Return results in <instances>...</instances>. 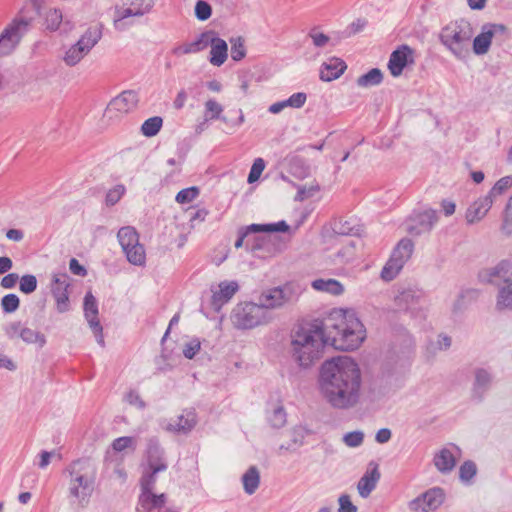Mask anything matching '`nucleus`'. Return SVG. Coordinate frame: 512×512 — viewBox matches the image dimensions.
Wrapping results in <instances>:
<instances>
[{
  "instance_id": "obj_1",
  "label": "nucleus",
  "mask_w": 512,
  "mask_h": 512,
  "mask_svg": "<svg viewBox=\"0 0 512 512\" xmlns=\"http://www.w3.org/2000/svg\"><path fill=\"white\" fill-rule=\"evenodd\" d=\"M366 330L351 310L332 312L322 326L299 327L291 335L290 351L299 366L308 368L322 357L326 345L338 350L357 349Z\"/></svg>"
},
{
  "instance_id": "obj_2",
  "label": "nucleus",
  "mask_w": 512,
  "mask_h": 512,
  "mask_svg": "<svg viewBox=\"0 0 512 512\" xmlns=\"http://www.w3.org/2000/svg\"><path fill=\"white\" fill-rule=\"evenodd\" d=\"M317 384L323 400L336 410H349L360 402L361 370L351 357L325 360L320 367Z\"/></svg>"
},
{
  "instance_id": "obj_3",
  "label": "nucleus",
  "mask_w": 512,
  "mask_h": 512,
  "mask_svg": "<svg viewBox=\"0 0 512 512\" xmlns=\"http://www.w3.org/2000/svg\"><path fill=\"white\" fill-rule=\"evenodd\" d=\"M67 471L70 476L68 498L71 506L83 509L90 503L95 490L96 469L87 460L72 462Z\"/></svg>"
},
{
  "instance_id": "obj_4",
  "label": "nucleus",
  "mask_w": 512,
  "mask_h": 512,
  "mask_svg": "<svg viewBox=\"0 0 512 512\" xmlns=\"http://www.w3.org/2000/svg\"><path fill=\"white\" fill-rule=\"evenodd\" d=\"M364 232L363 225L356 218L338 219L332 223L330 230L322 233L325 242H332L342 248L337 256H346L356 251L362 245L361 235Z\"/></svg>"
},
{
  "instance_id": "obj_5",
  "label": "nucleus",
  "mask_w": 512,
  "mask_h": 512,
  "mask_svg": "<svg viewBox=\"0 0 512 512\" xmlns=\"http://www.w3.org/2000/svg\"><path fill=\"white\" fill-rule=\"evenodd\" d=\"M473 36L474 30L471 23L465 19H459L441 29L439 41L456 59L464 61L470 56Z\"/></svg>"
},
{
  "instance_id": "obj_6",
  "label": "nucleus",
  "mask_w": 512,
  "mask_h": 512,
  "mask_svg": "<svg viewBox=\"0 0 512 512\" xmlns=\"http://www.w3.org/2000/svg\"><path fill=\"white\" fill-rule=\"evenodd\" d=\"M303 292L301 285L287 282L284 285L264 290L258 300L264 311L274 310L295 303Z\"/></svg>"
},
{
  "instance_id": "obj_7",
  "label": "nucleus",
  "mask_w": 512,
  "mask_h": 512,
  "mask_svg": "<svg viewBox=\"0 0 512 512\" xmlns=\"http://www.w3.org/2000/svg\"><path fill=\"white\" fill-rule=\"evenodd\" d=\"M101 37L100 27H89L76 43L65 49L62 56L63 62L69 67L76 66L90 53Z\"/></svg>"
},
{
  "instance_id": "obj_8",
  "label": "nucleus",
  "mask_w": 512,
  "mask_h": 512,
  "mask_svg": "<svg viewBox=\"0 0 512 512\" xmlns=\"http://www.w3.org/2000/svg\"><path fill=\"white\" fill-rule=\"evenodd\" d=\"M230 318L234 327L241 330L253 329L268 322L267 312L259 303L253 302L237 304Z\"/></svg>"
},
{
  "instance_id": "obj_9",
  "label": "nucleus",
  "mask_w": 512,
  "mask_h": 512,
  "mask_svg": "<svg viewBox=\"0 0 512 512\" xmlns=\"http://www.w3.org/2000/svg\"><path fill=\"white\" fill-rule=\"evenodd\" d=\"M31 21L25 18L13 19L0 34V56L11 54L29 31Z\"/></svg>"
},
{
  "instance_id": "obj_10",
  "label": "nucleus",
  "mask_w": 512,
  "mask_h": 512,
  "mask_svg": "<svg viewBox=\"0 0 512 512\" xmlns=\"http://www.w3.org/2000/svg\"><path fill=\"white\" fill-rule=\"evenodd\" d=\"M139 102L138 93L134 90H125L114 97L108 104L104 117L117 120L133 111Z\"/></svg>"
},
{
  "instance_id": "obj_11",
  "label": "nucleus",
  "mask_w": 512,
  "mask_h": 512,
  "mask_svg": "<svg viewBox=\"0 0 512 512\" xmlns=\"http://www.w3.org/2000/svg\"><path fill=\"white\" fill-rule=\"evenodd\" d=\"M136 512H180V508L168 505L165 493H140L138 496Z\"/></svg>"
},
{
  "instance_id": "obj_12",
  "label": "nucleus",
  "mask_w": 512,
  "mask_h": 512,
  "mask_svg": "<svg viewBox=\"0 0 512 512\" xmlns=\"http://www.w3.org/2000/svg\"><path fill=\"white\" fill-rule=\"evenodd\" d=\"M437 219V212L433 209L414 212L406 221V230L414 236L428 233L432 230Z\"/></svg>"
},
{
  "instance_id": "obj_13",
  "label": "nucleus",
  "mask_w": 512,
  "mask_h": 512,
  "mask_svg": "<svg viewBox=\"0 0 512 512\" xmlns=\"http://www.w3.org/2000/svg\"><path fill=\"white\" fill-rule=\"evenodd\" d=\"M118 242L125 256H145V248L139 241V234L133 226L121 227L117 233Z\"/></svg>"
},
{
  "instance_id": "obj_14",
  "label": "nucleus",
  "mask_w": 512,
  "mask_h": 512,
  "mask_svg": "<svg viewBox=\"0 0 512 512\" xmlns=\"http://www.w3.org/2000/svg\"><path fill=\"white\" fill-rule=\"evenodd\" d=\"M444 501V492L441 488H432L409 502V509L413 512H431L436 510Z\"/></svg>"
},
{
  "instance_id": "obj_15",
  "label": "nucleus",
  "mask_w": 512,
  "mask_h": 512,
  "mask_svg": "<svg viewBox=\"0 0 512 512\" xmlns=\"http://www.w3.org/2000/svg\"><path fill=\"white\" fill-rule=\"evenodd\" d=\"M152 9V2L149 0H132L128 7L115 6L114 26L122 29V22L129 17H140Z\"/></svg>"
},
{
  "instance_id": "obj_16",
  "label": "nucleus",
  "mask_w": 512,
  "mask_h": 512,
  "mask_svg": "<svg viewBox=\"0 0 512 512\" xmlns=\"http://www.w3.org/2000/svg\"><path fill=\"white\" fill-rule=\"evenodd\" d=\"M506 27L502 24L488 23L482 26L481 32L473 39L472 48L476 55H484L489 51L494 36L503 35Z\"/></svg>"
},
{
  "instance_id": "obj_17",
  "label": "nucleus",
  "mask_w": 512,
  "mask_h": 512,
  "mask_svg": "<svg viewBox=\"0 0 512 512\" xmlns=\"http://www.w3.org/2000/svg\"><path fill=\"white\" fill-rule=\"evenodd\" d=\"M479 280L484 283L500 286L512 281V265L509 260H502L497 266L484 269L478 274Z\"/></svg>"
},
{
  "instance_id": "obj_18",
  "label": "nucleus",
  "mask_w": 512,
  "mask_h": 512,
  "mask_svg": "<svg viewBox=\"0 0 512 512\" xmlns=\"http://www.w3.org/2000/svg\"><path fill=\"white\" fill-rule=\"evenodd\" d=\"M84 315L92 331L95 334L96 341L103 346V328L98 319V304L96 298L91 292H87L84 297Z\"/></svg>"
},
{
  "instance_id": "obj_19",
  "label": "nucleus",
  "mask_w": 512,
  "mask_h": 512,
  "mask_svg": "<svg viewBox=\"0 0 512 512\" xmlns=\"http://www.w3.org/2000/svg\"><path fill=\"white\" fill-rule=\"evenodd\" d=\"M413 54L414 50L408 45H401L391 53L388 69L393 77L400 76L404 68L414 62Z\"/></svg>"
},
{
  "instance_id": "obj_20",
  "label": "nucleus",
  "mask_w": 512,
  "mask_h": 512,
  "mask_svg": "<svg viewBox=\"0 0 512 512\" xmlns=\"http://www.w3.org/2000/svg\"><path fill=\"white\" fill-rule=\"evenodd\" d=\"M204 35L206 38V48L211 46L209 61L214 66H221L225 63L228 57L227 43L216 36L214 31H206Z\"/></svg>"
},
{
  "instance_id": "obj_21",
  "label": "nucleus",
  "mask_w": 512,
  "mask_h": 512,
  "mask_svg": "<svg viewBox=\"0 0 512 512\" xmlns=\"http://www.w3.org/2000/svg\"><path fill=\"white\" fill-rule=\"evenodd\" d=\"M239 284L237 281H222L214 289H211V305L215 310H220L223 305L228 303L238 292Z\"/></svg>"
},
{
  "instance_id": "obj_22",
  "label": "nucleus",
  "mask_w": 512,
  "mask_h": 512,
  "mask_svg": "<svg viewBox=\"0 0 512 512\" xmlns=\"http://www.w3.org/2000/svg\"><path fill=\"white\" fill-rule=\"evenodd\" d=\"M289 228V225L284 220L276 223L251 224L241 227L238 230V237L234 245L236 248L245 246V239L249 237L250 231H288Z\"/></svg>"
},
{
  "instance_id": "obj_23",
  "label": "nucleus",
  "mask_w": 512,
  "mask_h": 512,
  "mask_svg": "<svg viewBox=\"0 0 512 512\" xmlns=\"http://www.w3.org/2000/svg\"><path fill=\"white\" fill-rule=\"evenodd\" d=\"M493 203L487 194L476 199L466 211L465 219L467 223L474 224L480 222L487 215Z\"/></svg>"
},
{
  "instance_id": "obj_24",
  "label": "nucleus",
  "mask_w": 512,
  "mask_h": 512,
  "mask_svg": "<svg viewBox=\"0 0 512 512\" xmlns=\"http://www.w3.org/2000/svg\"><path fill=\"white\" fill-rule=\"evenodd\" d=\"M147 463L149 469H154L155 471H165L167 469L164 450L161 448L159 441L156 438L148 440Z\"/></svg>"
},
{
  "instance_id": "obj_25",
  "label": "nucleus",
  "mask_w": 512,
  "mask_h": 512,
  "mask_svg": "<svg viewBox=\"0 0 512 512\" xmlns=\"http://www.w3.org/2000/svg\"><path fill=\"white\" fill-rule=\"evenodd\" d=\"M197 422L195 410L186 409L183 410L175 420L168 424L167 429L169 431L187 434L196 426Z\"/></svg>"
},
{
  "instance_id": "obj_26",
  "label": "nucleus",
  "mask_w": 512,
  "mask_h": 512,
  "mask_svg": "<svg viewBox=\"0 0 512 512\" xmlns=\"http://www.w3.org/2000/svg\"><path fill=\"white\" fill-rule=\"evenodd\" d=\"M423 299V292L413 288H407L400 291L395 296V304L399 309L411 310L416 308Z\"/></svg>"
},
{
  "instance_id": "obj_27",
  "label": "nucleus",
  "mask_w": 512,
  "mask_h": 512,
  "mask_svg": "<svg viewBox=\"0 0 512 512\" xmlns=\"http://www.w3.org/2000/svg\"><path fill=\"white\" fill-rule=\"evenodd\" d=\"M380 472L378 465L374 464L373 468L368 469L360 478L357 484V490L362 498H367L371 492L376 488L377 482L380 479Z\"/></svg>"
},
{
  "instance_id": "obj_28",
  "label": "nucleus",
  "mask_w": 512,
  "mask_h": 512,
  "mask_svg": "<svg viewBox=\"0 0 512 512\" xmlns=\"http://www.w3.org/2000/svg\"><path fill=\"white\" fill-rule=\"evenodd\" d=\"M346 64L340 58H331L323 63L320 69V79L325 82H330L339 78L345 71Z\"/></svg>"
},
{
  "instance_id": "obj_29",
  "label": "nucleus",
  "mask_w": 512,
  "mask_h": 512,
  "mask_svg": "<svg viewBox=\"0 0 512 512\" xmlns=\"http://www.w3.org/2000/svg\"><path fill=\"white\" fill-rule=\"evenodd\" d=\"M437 470L443 474L451 472L456 466V459L448 448H442L433 458Z\"/></svg>"
},
{
  "instance_id": "obj_30",
  "label": "nucleus",
  "mask_w": 512,
  "mask_h": 512,
  "mask_svg": "<svg viewBox=\"0 0 512 512\" xmlns=\"http://www.w3.org/2000/svg\"><path fill=\"white\" fill-rule=\"evenodd\" d=\"M276 231H250L249 237L245 239V246L251 251L265 249L271 234Z\"/></svg>"
},
{
  "instance_id": "obj_31",
  "label": "nucleus",
  "mask_w": 512,
  "mask_h": 512,
  "mask_svg": "<svg viewBox=\"0 0 512 512\" xmlns=\"http://www.w3.org/2000/svg\"><path fill=\"white\" fill-rule=\"evenodd\" d=\"M243 489L248 495L256 492L260 485V472L256 466H250L243 474L242 478Z\"/></svg>"
},
{
  "instance_id": "obj_32",
  "label": "nucleus",
  "mask_w": 512,
  "mask_h": 512,
  "mask_svg": "<svg viewBox=\"0 0 512 512\" xmlns=\"http://www.w3.org/2000/svg\"><path fill=\"white\" fill-rule=\"evenodd\" d=\"M311 286L317 291L336 296L342 294L344 291L343 285L335 279H316L312 281Z\"/></svg>"
},
{
  "instance_id": "obj_33",
  "label": "nucleus",
  "mask_w": 512,
  "mask_h": 512,
  "mask_svg": "<svg viewBox=\"0 0 512 512\" xmlns=\"http://www.w3.org/2000/svg\"><path fill=\"white\" fill-rule=\"evenodd\" d=\"M404 258H389L381 271L384 281H391L399 274L404 266Z\"/></svg>"
},
{
  "instance_id": "obj_34",
  "label": "nucleus",
  "mask_w": 512,
  "mask_h": 512,
  "mask_svg": "<svg viewBox=\"0 0 512 512\" xmlns=\"http://www.w3.org/2000/svg\"><path fill=\"white\" fill-rule=\"evenodd\" d=\"M206 38L207 36L204 35L203 32L195 41L175 47L172 52L173 54L179 56L183 54L197 53L199 51H202L206 48Z\"/></svg>"
},
{
  "instance_id": "obj_35",
  "label": "nucleus",
  "mask_w": 512,
  "mask_h": 512,
  "mask_svg": "<svg viewBox=\"0 0 512 512\" xmlns=\"http://www.w3.org/2000/svg\"><path fill=\"white\" fill-rule=\"evenodd\" d=\"M383 80V74L380 69L373 68L369 70L367 73L361 75L357 79V85L359 87H372L379 85Z\"/></svg>"
},
{
  "instance_id": "obj_36",
  "label": "nucleus",
  "mask_w": 512,
  "mask_h": 512,
  "mask_svg": "<svg viewBox=\"0 0 512 512\" xmlns=\"http://www.w3.org/2000/svg\"><path fill=\"white\" fill-rule=\"evenodd\" d=\"M289 171L294 176L303 179L309 175V167L305 165L302 158L296 155L287 157Z\"/></svg>"
},
{
  "instance_id": "obj_37",
  "label": "nucleus",
  "mask_w": 512,
  "mask_h": 512,
  "mask_svg": "<svg viewBox=\"0 0 512 512\" xmlns=\"http://www.w3.org/2000/svg\"><path fill=\"white\" fill-rule=\"evenodd\" d=\"M490 381L491 377L487 371L483 369L477 370L475 374V384L473 389L474 397L480 400L483 393L488 388Z\"/></svg>"
},
{
  "instance_id": "obj_38",
  "label": "nucleus",
  "mask_w": 512,
  "mask_h": 512,
  "mask_svg": "<svg viewBox=\"0 0 512 512\" xmlns=\"http://www.w3.org/2000/svg\"><path fill=\"white\" fill-rule=\"evenodd\" d=\"M45 27L49 31H57L63 22V14L60 9L50 8L45 12Z\"/></svg>"
},
{
  "instance_id": "obj_39",
  "label": "nucleus",
  "mask_w": 512,
  "mask_h": 512,
  "mask_svg": "<svg viewBox=\"0 0 512 512\" xmlns=\"http://www.w3.org/2000/svg\"><path fill=\"white\" fill-rule=\"evenodd\" d=\"M511 187L512 176H504L493 185V187L488 191L487 195L493 202H495L499 196L503 195Z\"/></svg>"
},
{
  "instance_id": "obj_40",
  "label": "nucleus",
  "mask_w": 512,
  "mask_h": 512,
  "mask_svg": "<svg viewBox=\"0 0 512 512\" xmlns=\"http://www.w3.org/2000/svg\"><path fill=\"white\" fill-rule=\"evenodd\" d=\"M496 308L498 310L512 309V281L499 289Z\"/></svg>"
},
{
  "instance_id": "obj_41",
  "label": "nucleus",
  "mask_w": 512,
  "mask_h": 512,
  "mask_svg": "<svg viewBox=\"0 0 512 512\" xmlns=\"http://www.w3.org/2000/svg\"><path fill=\"white\" fill-rule=\"evenodd\" d=\"M223 112V107L214 99H208L205 102V120H216L221 119L226 121L225 117H221V113Z\"/></svg>"
},
{
  "instance_id": "obj_42",
  "label": "nucleus",
  "mask_w": 512,
  "mask_h": 512,
  "mask_svg": "<svg viewBox=\"0 0 512 512\" xmlns=\"http://www.w3.org/2000/svg\"><path fill=\"white\" fill-rule=\"evenodd\" d=\"M163 120L159 116L148 118L141 126V131L146 137L155 136L161 129Z\"/></svg>"
},
{
  "instance_id": "obj_43",
  "label": "nucleus",
  "mask_w": 512,
  "mask_h": 512,
  "mask_svg": "<svg viewBox=\"0 0 512 512\" xmlns=\"http://www.w3.org/2000/svg\"><path fill=\"white\" fill-rule=\"evenodd\" d=\"M20 338L28 344L38 343L40 347H43L46 343L44 334L28 327L22 328Z\"/></svg>"
},
{
  "instance_id": "obj_44",
  "label": "nucleus",
  "mask_w": 512,
  "mask_h": 512,
  "mask_svg": "<svg viewBox=\"0 0 512 512\" xmlns=\"http://www.w3.org/2000/svg\"><path fill=\"white\" fill-rule=\"evenodd\" d=\"M154 469H149L148 472L144 473L140 478V493L154 492L155 485L157 482V473Z\"/></svg>"
},
{
  "instance_id": "obj_45",
  "label": "nucleus",
  "mask_w": 512,
  "mask_h": 512,
  "mask_svg": "<svg viewBox=\"0 0 512 512\" xmlns=\"http://www.w3.org/2000/svg\"><path fill=\"white\" fill-rule=\"evenodd\" d=\"M126 193V187L123 184H117L110 188L105 196V205L112 207L116 205Z\"/></svg>"
},
{
  "instance_id": "obj_46",
  "label": "nucleus",
  "mask_w": 512,
  "mask_h": 512,
  "mask_svg": "<svg viewBox=\"0 0 512 512\" xmlns=\"http://www.w3.org/2000/svg\"><path fill=\"white\" fill-rule=\"evenodd\" d=\"M231 44V58L234 61H240L246 56V48L244 45V39L242 37H233L230 39Z\"/></svg>"
},
{
  "instance_id": "obj_47",
  "label": "nucleus",
  "mask_w": 512,
  "mask_h": 512,
  "mask_svg": "<svg viewBox=\"0 0 512 512\" xmlns=\"http://www.w3.org/2000/svg\"><path fill=\"white\" fill-rule=\"evenodd\" d=\"M52 295L55 298L57 310L65 312L69 307L68 291L62 288H51Z\"/></svg>"
},
{
  "instance_id": "obj_48",
  "label": "nucleus",
  "mask_w": 512,
  "mask_h": 512,
  "mask_svg": "<svg viewBox=\"0 0 512 512\" xmlns=\"http://www.w3.org/2000/svg\"><path fill=\"white\" fill-rule=\"evenodd\" d=\"M199 193V188L196 186L185 188L177 193L175 200L179 204H188L195 200Z\"/></svg>"
},
{
  "instance_id": "obj_49",
  "label": "nucleus",
  "mask_w": 512,
  "mask_h": 512,
  "mask_svg": "<svg viewBox=\"0 0 512 512\" xmlns=\"http://www.w3.org/2000/svg\"><path fill=\"white\" fill-rule=\"evenodd\" d=\"M414 250V243L408 238L401 239L393 250L392 256H411Z\"/></svg>"
},
{
  "instance_id": "obj_50",
  "label": "nucleus",
  "mask_w": 512,
  "mask_h": 512,
  "mask_svg": "<svg viewBox=\"0 0 512 512\" xmlns=\"http://www.w3.org/2000/svg\"><path fill=\"white\" fill-rule=\"evenodd\" d=\"M20 305L19 297L16 294H7L1 300V307L5 313L15 312Z\"/></svg>"
},
{
  "instance_id": "obj_51",
  "label": "nucleus",
  "mask_w": 512,
  "mask_h": 512,
  "mask_svg": "<svg viewBox=\"0 0 512 512\" xmlns=\"http://www.w3.org/2000/svg\"><path fill=\"white\" fill-rule=\"evenodd\" d=\"M477 472V468L474 462L465 461L459 469V477L463 482H469Z\"/></svg>"
},
{
  "instance_id": "obj_52",
  "label": "nucleus",
  "mask_w": 512,
  "mask_h": 512,
  "mask_svg": "<svg viewBox=\"0 0 512 512\" xmlns=\"http://www.w3.org/2000/svg\"><path fill=\"white\" fill-rule=\"evenodd\" d=\"M111 446L115 452H122L128 448L135 450V440L130 436L119 437L112 442Z\"/></svg>"
},
{
  "instance_id": "obj_53",
  "label": "nucleus",
  "mask_w": 512,
  "mask_h": 512,
  "mask_svg": "<svg viewBox=\"0 0 512 512\" xmlns=\"http://www.w3.org/2000/svg\"><path fill=\"white\" fill-rule=\"evenodd\" d=\"M308 36L312 40L313 45L317 48L325 47L330 41L329 36L320 32L316 27L309 31Z\"/></svg>"
},
{
  "instance_id": "obj_54",
  "label": "nucleus",
  "mask_w": 512,
  "mask_h": 512,
  "mask_svg": "<svg viewBox=\"0 0 512 512\" xmlns=\"http://www.w3.org/2000/svg\"><path fill=\"white\" fill-rule=\"evenodd\" d=\"M212 8L210 4L204 0H198L195 5V16L200 21H205L210 18Z\"/></svg>"
},
{
  "instance_id": "obj_55",
  "label": "nucleus",
  "mask_w": 512,
  "mask_h": 512,
  "mask_svg": "<svg viewBox=\"0 0 512 512\" xmlns=\"http://www.w3.org/2000/svg\"><path fill=\"white\" fill-rule=\"evenodd\" d=\"M265 169V161L262 158H256L252 164L250 172L248 174V183H254L257 181Z\"/></svg>"
},
{
  "instance_id": "obj_56",
  "label": "nucleus",
  "mask_w": 512,
  "mask_h": 512,
  "mask_svg": "<svg viewBox=\"0 0 512 512\" xmlns=\"http://www.w3.org/2000/svg\"><path fill=\"white\" fill-rule=\"evenodd\" d=\"M270 424L274 428H281L286 423V413L282 407H277L273 410L268 418Z\"/></svg>"
},
{
  "instance_id": "obj_57",
  "label": "nucleus",
  "mask_w": 512,
  "mask_h": 512,
  "mask_svg": "<svg viewBox=\"0 0 512 512\" xmlns=\"http://www.w3.org/2000/svg\"><path fill=\"white\" fill-rule=\"evenodd\" d=\"M37 288V279L34 275H24L20 279V290L23 293L30 294Z\"/></svg>"
},
{
  "instance_id": "obj_58",
  "label": "nucleus",
  "mask_w": 512,
  "mask_h": 512,
  "mask_svg": "<svg viewBox=\"0 0 512 512\" xmlns=\"http://www.w3.org/2000/svg\"><path fill=\"white\" fill-rule=\"evenodd\" d=\"M364 434L361 431L348 432L343 437V442L348 447H358L363 443Z\"/></svg>"
},
{
  "instance_id": "obj_59",
  "label": "nucleus",
  "mask_w": 512,
  "mask_h": 512,
  "mask_svg": "<svg viewBox=\"0 0 512 512\" xmlns=\"http://www.w3.org/2000/svg\"><path fill=\"white\" fill-rule=\"evenodd\" d=\"M502 230L507 234L512 233V194L507 202L504 212Z\"/></svg>"
},
{
  "instance_id": "obj_60",
  "label": "nucleus",
  "mask_w": 512,
  "mask_h": 512,
  "mask_svg": "<svg viewBox=\"0 0 512 512\" xmlns=\"http://www.w3.org/2000/svg\"><path fill=\"white\" fill-rule=\"evenodd\" d=\"M201 343L199 339L193 338L184 345L183 355L187 359H193L194 356L200 351Z\"/></svg>"
},
{
  "instance_id": "obj_61",
  "label": "nucleus",
  "mask_w": 512,
  "mask_h": 512,
  "mask_svg": "<svg viewBox=\"0 0 512 512\" xmlns=\"http://www.w3.org/2000/svg\"><path fill=\"white\" fill-rule=\"evenodd\" d=\"M339 508L338 512H357V506H355L348 494H342L338 498Z\"/></svg>"
},
{
  "instance_id": "obj_62",
  "label": "nucleus",
  "mask_w": 512,
  "mask_h": 512,
  "mask_svg": "<svg viewBox=\"0 0 512 512\" xmlns=\"http://www.w3.org/2000/svg\"><path fill=\"white\" fill-rule=\"evenodd\" d=\"M306 100L307 95L304 92L294 93L288 99H286L288 106L295 109L303 107L306 103Z\"/></svg>"
},
{
  "instance_id": "obj_63",
  "label": "nucleus",
  "mask_w": 512,
  "mask_h": 512,
  "mask_svg": "<svg viewBox=\"0 0 512 512\" xmlns=\"http://www.w3.org/2000/svg\"><path fill=\"white\" fill-rule=\"evenodd\" d=\"M69 277L66 273H57L53 275L52 288H62L67 290L69 287Z\"/></svg>"
},
{
  "instance_id": "obj_64",
  "label": "nucleus",
  "mask_w": 512,
  "mask_h": 512,
  "mask_svg": "<svg viewBox=\"0 0 512 512\" xmlns=\"http://www.w3.org/2000/svg\"><path fill=\"white\" fill-rule=\"evenodd\" d=\"M126 400L129 404L137 406L140 409H144L146 407L145 402L141 399L139 393L135 390H131L127 393Z\"/></svg>"
}]
</instances>
